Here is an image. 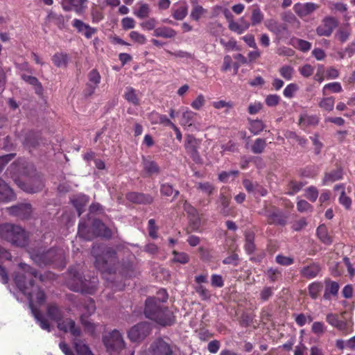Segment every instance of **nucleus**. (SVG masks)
Instances as JSON below:
<instances>
[{
  "mask_svg": "<svg viewBox=\"0 0 355 355\" xmlns=\"http://www.w3.org/2000/svg\"><path fill=\"white\" fill-rule=\"evenodd\" d=\"M19 268L23 272H17L15 276V282L19 289L27 296L28 305L32 313L40 327L49 332L51 331V325L44 315L35 308L34 303L42 304L45 302L46 296L43 291L34 284V278L40 277L37 270L30 266L20 263Z\"/></svg>",
  "mask_w": 355,
  "mask_h": 355,
  "instance_id": "1",
  "label": "nucleus"
},
{
  "mask_svg": "<svg viewBox=\"0 0 355 355\" xmlns=\"http://www.w3.org/2000/svg\"><path fill=\"white\" fill-rule=\"evenodd\" d=\"M92 254L95 258V267L103 273H115L119 270V272L125 276L132 277L136 274L135 263L127 261L121 265L118 261L116 252L111 248L94 245L92 247Z\"/></svg>",
  "mask_w": 355,
  "mask_h": 355,
  "instance_id": "2",
  "label": "nucleus"
},
{
  "mask_svg": "<svg viewBox=\"0 0 355 355\" xmlns=\"http://www.w3.org/2000/svg\"><path fill=\"white\" fill-rule=\"evenodd\" d=\"M69 277L67 285L70 290L82 293H94L98 282L96 276L92 275L87 279L85 276L83 277L82 272L76 268H71L69 270Z\"/></svg>",
  "mask_w": 355,
  "mask_h": 355,
  "instance_id": "3",
  "label": "nucleus"
},
{
  "mask_svg": "<svg viewBox=\"0 0 355 355\" xmlns=\"http://www.w3.org/2000/svg\"><path fill=\"white\" fill-rule=\"evenodd\" d=\"M144 313L146 318L162 326H171L174 323L173 313L160 305L155 298L146 300Z\"/></svg>",
  "mask_w": 355,
  "mask_h": 355,
  "instance_id": "4",
  "label": "nucleus"
},
{
  "mask_svg": "<svg viewBox=\"0 0 355 355\" xmlns=\"http://www.w3.org/2000/svg\"><path fill=\"white\" fill-rule=\"evenodd\" d=\"M33 261L40 266L52 264L61 267L64 263V253L62 250L51 248L46 251L42 249H33L30 252Z\"/></svg>",
  "mask_w": 355,
  "mask_h": 355,
  "instance_id": "5",
  "label": "nucleus"
},
{
  "mask_svg": "<svg viewBox=\"0 0 355 355\" xmlns=\"http://www.w3.org/2000/svg\"><path fill=\"white\" fill-rule=\"evenodd\" d=\"M0 239L13 245L25 247L28 244V233L20 226L11 223L0 225Z\"/></svg>",
  "mask_w": 355,
  "mask_h": 355,
  "instance_id": "6",
  "label": "nucleus"
},
{
  "mask_svg": "<svg viewBox=\"0 0 355 355\" xmlns=\"http://www.w3.org/2000/svg\"><path fill=\"white\" fill-rule=\"evenodd\" d=\"M102 340L110 355H119L126 347L123 334L117 329L104 334Z\"/></svg>",
  "mask_w": 355,
  "mask_h": 355,
  "instance_id": "7",
  "label": "nucleus"
},
{
  "mask_svg": "<svg viewBox=\"0 0 355 355\" xmlns=\"http://www.w3.org/2000/svg\"><path fill=\"white\" fill-rule=\"evenodd\" d=\"M151 327L147 322H140L133 326L128 331V338L131 342L140 343L150 333Z\"/></svg>",
  "mask_w": 355,
  "mask_h": 355,
  "instance_id": "8",
  "label": "nucleus"
},
{
  "mask_svg": "<svg viewBox=\"0 0 355 355\" xmlns=\"http://www.w3.org/2000/svg\"><path fill=\"white\" fill-rule=\"evenodd\" d=\"M260 214L267 218L268 223L270 225L284 226L286 224L287 216L275 207L269 209L265 208Z\"/></svg>",
  "mask_w": 355,
  "mask_h": 355,
  "instance_id": "9",
  "label": "nucleus"
},
{
  "mask_svg": "<svg viewBox=\"0 0 355 355\" xmlns=\"http://www.w3.org/2000/svg\"><path fill=\"white\" fill-rule=\"evenodd\" d=\"M338 26V20L336 18L331 16L325 17L317 27L316 33L319 36L329 37Z\"/></svg>",
  "mask_w": 355,
  "mask_h": 355,
  "instance_id": "10",
  "label": "nucleus"
},
{
  "mask_svg": "<svg viewBox=\"0 0 355 355\" xmlns=\"http://www.w3.org/2000/svg\"><path fill=\"white\" fill-rule=\"evenodd\" d=\"M199 145L200 142L193 135H188L186 136L184 147L187 153L196 163L200 161V156L198 151Z\"/></svg>",
  "mask_w": 355,
  "mask_h": 355,
  "instance_id": "11",
  "label": "nucleus"
},
{
  "mask_svg": "<svg viewBox=\"0 0 355 355\" xmlns=\"http://www.w3.org/2000/svg\"><path fill=\"white\" fill-rule=\"evenodd\" d=\"M153 355H172L171 346L162 338L155 340L149 348Z\"/></svg>",
  "mask_w": 355,
  "mask_h": 355,
  "instance_id": "12",
  "label": "nucleus"
},
{
  "mask_svg": "<svg viewBox=\"0 0 355 355\" xmlns=\"http://www.w3.org/2000/svg\"><path fill=\"white\" fill-rule=\"evenodd\" d=\"M9 214L21 219H27L32 213V207L29 203H21L7 208Z\"/></svg>",
  "mask_w": 355,
  "mask_h": 355,
  "instance_id": "13",
  "label": "nucleus"
},
{
  "mask_svg": "<svg viewBox=\"0 0 355 355\" xmlns=\"http://www.w3.org/2000/svg\"><path fill=\"white\" fill-rule=\"evenodd\" d=\"M318 8V4L311 2L305 3H297L293 6V10L298 17L304 19L315 12Z\"/></svg>",
  "mask_w": 355,
  "mask_h": 355,
  "instance_id": "14",
  "label": "nucleus"
},
{
  "mask_svg": "<svg viewBox=\"0 0 355 355\" xmlns=\"http://www.w3.org/2000/svg\"><path fill=\"white\" fill-rule=\"evenodd\" d=\"M58 328L65 333L69 332L74 337H79L81 335V330L75 322L69 318L62 320L57 323Z\"/></svg>",
  "mask_w": 355,
  "mask_h": 355,
  "instance_id": "15",
  "label": "nucleus"
},
{
  "mask_svg": "<svg viewBox=\"0 0 355 355\" xmlns=\"http://www.w3.org/2000/svg\"><path fill=\"white\" fill-rule=\"evenodd\" d=\"M44 182L40 176H35L28 180V182L23 183L21 189L31 193L39 192L44 188Z\"/></svg>",
  "mask_w": 355,
  "mask_h": 355,
  "instance_id": "16",
  "label": "nucleus"
},
{
  "mask_svg": "<svg viewBox=\"0 0 355 355\" xmlns=\"http://www.w3.org/2000/svg\"><path fill=\"white\" fill-rule=\"evenodd\" d=\"M72 26L76 29L78 33L83 34L87 39L92 38L93 35L97 31L96 28L78 19L73 20Z\"/></svg>",
  "mask_w": 355,
  "mask_h": 355,
  "instance_id": "17",
  "label": "nucleus"
},
{
  "mask_svg": "<svg viewBox=\"0 0 355 355\" xmlns=\"http://www.w3.org/2000/svg\"><path fill=\"white\" fill-rule=\"evenodd\" d=\"M125 197L130 202L137 204L149 205L154 200L153 197L150 194L138 192H129Z\"/></svg>",
  "mask_w": 355,
  "mask_h": 355,
  "instance_id": "18",
  "label": "nucleus"
},
{
  "mask_svg": "<svg viewBox=\"0 0 355 355\" xmlns=\"http://www.w3.org/2000/svg\"><path fill=\"white\" fill-rule=\"evenodd\" d=\"M265 26L279 40L284 32L287 31V26L285 24L279 23L275 19H269L265 22Z\"/></svg>",
  "mask_w": 355,
  "mask_h": 355,
  "instance_id": "19",
  "label": "nucleus"
},
{
  "mask_svg": "<svg viewBox=\"0 0 355 355\" xmlns=\"http://www.w3.org/2000/svg\"><path fill=\"white\" fill-rule=\"evenodd\" d=\"M92 228L94 237L102 236L110 239L112 236V230L107 227L100 220H94L92 222Z\"/></svg>",
  "mask_w": 355,
  "mask_h": 355,
  "instance_id": "20",
  "label": "nucleus"
},
{
  "mask_svg": "<svg viewBox=\"0 0 355 355\" xmlns=\"http://www.w3.org/2000/svg\"><path fill=\"white\" fill-rule=\"evenodd\" d=\"M250 23L247 21L243 17H240L237 21H231L228 24V28L238 34L241 35L249 29Z\"/></svg>",
  "mask_w": 355,
  "mask_h": 355,
  "instance_id": "21",
  "label": "nucleus"
},
{
  "mask_svg": "<svg viewBox=\"0 0 355 355\" xmlns=\"http://www.w3.org/2000/svg\"><path fill=\"white\" fill-rule=\"evenodd\" d=\"M15 199V194L8 184L0 178V202H8Z\"/></svg>",
  "mask_w": 355,
  "mask_h": 355,
  "instance_id": "22",
  "label": "nucleus"
},
{
  "mask_svg": "<svg viewBox=\"0 0 355 355\" xmlns=\"http://www.w3.org/2000/svg\"><path fill=\"white\" fill-rule=\"evenodd\" d=\"M172 16L176 20L184 19L188 13V5L186 1L175 3L171 9Z\"/></svg>",
  "mask_w": 355,
  "mask_h": 355,
  "instance_id": "23",
  "label": "nucleus"
},
{
  "mask_svg": "<svg viewBox=\"0 0 355 355\" xmlns=\"http://www.w3.org/2000/svg\"><path fill=\"white\" fill-rule=\"evenodd\" d=\"M324 293L323 298L326 300H330L331 297L337 296L340 286L338 282L331 280L330 279H324Z\"/></svg>",
  "mask_w": 355,
  "mask_h": 355,
  "instance_id": "24",
  "label": "nucleus"
},
{
  "mask_svg": "<svg viewBox=\"0 0 355 355\" xmlns=\"http://www.w3.org/2000/svg\"><path fill=\"white\" fill-rule=\"evenodd\" d=\"M46 315L48 318L58 323L63 319V311L55 303H50L46 306Z\"/></svg>",
  "mask_w": 355,
  "mask_h": 355,
  "instance_id": "25",
  "label": "nucleus"
},
{
  "mask_svg": "<svg viewBox=\"0 0 355 355\" xmlns=\"http://www.w3.org/2000/svg\"><path fill=\"white\" fill-rule=\"evenodd\" d=\"M326 321L331 326L340 331H344L347 329V322L345 320H340L339 315L336 313H329L327 314Z\"/></svg>",
  "mask_w": 355,
  "mask_h": 355,
  "instance_id": "26",
  "label": "nucleus"
},
{
  "mask_svg": "<svg viewBox=\"0 0 355 355\" xmlns=\"http://www.w3.org/2000/svg\"><path fill=\"white\" fill-rule=\"evenodd\" d=\"M101 75L96 69H92L88 73L89 83L87 84L89 89L87 90V95L90 96L94 94L96 88L98 86L101 82Z\"/></svg>",
  "mask_w": 355,
  "mask_h": 355,
  "instance_id": "27",
  "label": "nucleus"
},
{
  "mask_svg": "<svg viewBox=\"0 0 355 355\" xmlns=\"http://www.w3.org/2000/svg\"><path fill=\"white\" fill-rule=\"evenodd\" d=\"M321 268L319 264L312 263L310 265L304 266L300 270V275L302 277L306 279L315 278L320 272Z\"/></svg>",
  "mask_w": 355,
  "mask_h": 355,
  "instance_id": "28",
  "label": "nucleus"
},
{
  "mask_svg": "<svg viewBox=\"0 0 355 355\" xmlns=\"http://www.w3.org/2000/svg\"><path fill=\"white\" fill-rule=\"evenodd\" d=\"M123 97L133 105H138L140 103L141 94L139 91L132 87H127L125 89Z\"/></svg>",
  "mask_w": 355,
  "mask_h": 355,
  "instance_id": "29",
  "label": "nucleus"
},
{
  "mask_svg": "<svg viewBox=\"0 0 355 355\" xmlns=\"http://www.w3.org/2000/svg\"><path fill=\"white\" fill-rule=\"evenodd\" d=\"M153 35L157 37L171 39L177 35V32L172 28L162 26L157 27L154 30Z\"/></svg>",
  "mask_w": 355,
  "mask_h": 355,
  "instance_id": "30",
  "label": "nucleus"
},
{
  "mask_svg": "<svg viewBox=\"0 0 355 355\" xmlns=\"http://www.w3.org/2000/svg\"><path fill=\"white\" fill-rule=\"evenodd\" d=\"M191 3H192V10L190 17L198 21L207 13V10L198 3V0H191Z\"/></svg>",
  "mask_w": 355,
  "mask_h": 355,
  "instance_id": "31",
  "label": "nucleus"
},
{
  "mask_svg": "<svg viewBox=\"0 0 355 355\" xmlns=\"http://www.w3.org/2000/svg\"><path fill=\"white\" fill-rule=\"evenodd\" d=\"M78 234L85 240H92L94 238L93 230L89 227L85 220H80L78 224Z\"/></svg>",
  "mask_w": 355,
  "mask_h": 355,
  "instance_id": "32",
  "label": "nucleus"
},
{
  "mask_svg": "<svg viewBox=\"0 0 355 355\" xmlns=\"http://www.w3.org/2000/svg\"><path fill=\"white\" fill-rule=\"evenodd\" d=\"M230 197L225 195L223 193L220 194L219 198L217 201L218 209L219 212L223 216H228L230 214Z\"/></svg>",
  "mask_w": 355,
  "mask_h": 355,
  "instance_id": "33",
  "label": "nucleus"
},
{
  "mask_svg": "<svg viewBox=\"0 0 355 355\" xmlns=\"http://www.w3.org/2000/svg\"><path fill=\"white\" fill-rule=\"evenodd\" d=\"M149 120L152 124H160L164 126H171L173 122L166 115L160 114L156 112H152L149 114Z\"/></svg>",
  "mask_w": 355,
  "mask_h": 355,
  "instance_id": "34",
  "label": "nucleus"
},
{
  "mask_svg": "<svg viewBox=\"0 0 355 355\" xmlns=\"http://www.w3.org/2000/svg\"><path fill=\"white\" fill-rule=\"evenodd\" d=\"M21 78L26 83L34 87L36 94L39 95L42 94L43 87L37 78L24 73L21 75Z\"/></svg>",
  "mask_w": 355,
  "mask_h": 355,
  "instance_id": "35",
  "label": "nucleus"
},
{
  "mask_svg": "<svg viewBox=\"0 0 355 355\" xmlns=\"http://www.w3.org/2000/svg\"><path fill=\"white\" fill-rule=\"evenodd\" d=\"M197 114L191 110H186L182 112L180 124L185 128H188L193 124Z\"/></svg>",
  "mask_w": 355,
  "mask_h": 355,
  "instance_id": "36",
  "label": "nucleus"
},
{
  "mask_svg": "<svg viewBox=\"0 0 355 355\" xmlns=\"http://www.w3.org/2000/svg\"><path fill=\"white\" fill-rule=\"evenodd\" d=\"M80 311H83L82 314H85V318H88L96 311L94 301L92 298H86L80 306H78Z\"/></svg>",
  "mask_w": 355,
  "mask_h": 355,
  "instance_id": "37",
  "label": "nucleus"
},
{
  "mask_svg": "<svg viewBox=\"0 0 355 355\" xmlns=\"http://www.w3.org/2000/svg\"><path fill=\"white\" fill-rule=\"evenodd\" d=\"M318 239L325 245H331L333 242L332 238L329 235L325 225H321L317 228Z\"/></svg>",
  "mask_w": 355,
  "mask_h": 355,
  "instance_id": "38",
  "label": "nucleus"
},
{
  "mask_svg": "<svg viewBox=\"0 0 355 355\" xmlns=\"http://www.w3.org/2000/svg\"><path fill=\"white\" fill-rule=\"evenodd\" d=\"M299 122L302 127L315 126L318 125L319 118L316 115H308L305 114L301 115Z\"/></svg>",
  "mask_w": 355,
  "mask_h": 355,
  "instance_id": "39",
  "label": "nucleus"
},
{
  "mask_svg": "<svg viewBox=\"0 0 355 355\" xmlns=\"http://www.w3.org/2000/svg\"><path fill=\"white\" fill-rule=\"evenodd\" d=\"M343 171L340 168L334 170L329 173H325L323 178V184H327L329 182H333L342 179Z\"/></svg>",
  "mask_w": 355,
  "mask_h": 355,
  "instance_id": "40",
  "label": "nucleus"
},
{
  "mask_svg": "<svg viewBox=\"0 0 355 355\" xmlns=\"http://www.w3.org/2000/svg\"><path fill=\"white\" fill-rule=\"evenodd\" d=\"M73 345L78 355H94L89 347L81 340L75 339Z\"/></svg>",
  "mask_w": 355,
  "mask_h": 355,
  "instance_id": "41",
  "label": "nucleus"
},
{
  "mask_svg": "<svg viewBox=\"0 0 355 355\" xmlns=\"http://www.w3.org/2000/svg\"><path fill=\"white\" fill-rule=\"evenodd\" d=\"M53 64L58 67H66L69 58L67 53H56L52 57Z\"/></svg>",
  "mask_w": 355,
  "mask_h": 355,
  "instance_id": "42",
  "label": "nucleus"
},
{
  "mask_svg": "<svg viewBox=\"0 0 355 355\" xmlns=\"http://www.w3.org/2000/svg\"><path fill=\"white\" fill-rule=\"evenodd\" d=\"M142 164L144 170L148 175L158 174L159 173V167L154 161L143 158Z\"/></svg>",
  "mask_w": 355,
  "mask_h": 355,
  "instance_id": "43",
  "label": "nucleus"
},
{
  "mask_svg": "<svg viewBox=\"0 0 355 355\" xmlns=\"http://www.w3.org/2000/svg\"><path fill=\"white\" fill-rule=\"evenodd\" d=\"M264 15L263 12H261V9L257 7L254 6L253 7L252 10V15L250 17L251 22L250 25L252 26H257L262 22L263 20Z\"/></svg>",
  "mask_w": 355,
  "mask_h": 355,
  "instance_id": "44",
  "label": "nucleus"
},
{
  "mask_svg": "<svg viewBox=\"0 0 355 355\" xmlns=\"http://www.w3.org/2000/svg\"><path fill=\"white\" fill-rule=\"evenodd\" d=\"M47 20L58 26L60 28L64 26V18L62 15L57 14L53 12H50L47 15Z\"/></svg>",
  "mask_w": 355,
  "mask_h": 355,
  "instance_id": "45",
  "label": "nucleus"
},
{
  "mask_svg": "<svg viewBox=\"0 0 355 355\" xmlns=\"http://www.w3.org/2000/svg\"><path fill=\"white\" fill-rule=\"evenodd\" d=\"M322 288L323 284L322 282H315L311 283L308 287L310 297L313 300L317 299Z\"/></svg>",
  "mask_w": 355,
  "mask_h": 355,
  "instance_id": "46",
  "label": "nucleus"
},
{
  "mask_svg": "<svg viewBox=\"0 0 355 355\" xmlns=\"http://www.w3.org/2000/svg\"><path fill=\"white\" fill-rule=\"evenodd\" d=\"M266 145L267 144L265 139L257 138L251 146V151L254 154H261L263 153Z\"/></svg>",
  "mask_w": 355,
  "mask_h": 355,
  "instance_id": "47",
  "label": "nucleus"
},
{
  "mask_svg": "<svg viewBox=\"0 0 355 355\" xmlns=\"http://www.w3.org/2000/svg\"><path fill=\"white\" fill-rule=\"evenodd\" d=\"M249 130L254 135H259L265 128V125L261 120H249Z\"/></svg>",
  "mask_w": 355,
  "mask_h": 355,
  "instance_id": "48",
  "label": "nucleus"
},
{
  "mask_svg": "<svg viewBox=\"0 0 355 355\" xmlns=\"http://www.w3.org/2000/svg\"><path fill=\"white\" fill-rule=\"evenodd\" d=\"M334 103L335 98L333 96L326 97L320 101L318 105L321 109L331 112L334 109Z\"/></svg>",
  "mask_w": 355,
  "mask_h": 355,
  "instance_id": "49",
  "label": "nucleus"
},
{
  "mask_svg": "<svg viewBox=\"0 0 355 355\" xmlns=\"http://www.w3.org/2000/svg\"><path fill=\"white\" fill-rule=\"evenodd\" d=\"M196 189L208 196L212 194L215 190L214 185L209 182L197 183Z\"/></svg>",
  "mask_w": 355,
  "mask_h": 355,
  "instance_id": "50",
  "label": "nucleus"
},
{
  "mask_svg": "<svg viewBox=\"0 0 355 355\" xmlns=\"http://www.w3.org/2000/svg\"><path fill=\"white\" fill-rule=\"evenodd\" d=\"M172 254L173 255V262L185 264L187 263L190 260L189 254L185 252H179L176 250H173Z\"/></svg>",
  "mask_w": 355,
  "mask_h": 355,
  "instance_id": "51",
  "label": "nucleus"
},
{
  "mask_svg": "<svg viewBox=\"0 0 355 355\" xmlns=\"http://www.w3.org/2000/svg\"><path fill=\"white\" fill-rule=\"evenodd\" d=\"M327 90H329L334 93H340L343 91L342 86L338 82H334L326 84L322 88L323 95H327Z\"/></svg>",
  "mask_w": 355,
  "mask_h": 355,
  "instance_id": "52",
  "label": "nucleus"
},
{
  "mask_svg": "<svg viewBox=\"0 0 355 355\" xmlns=\"http://www.w3.org/2000/svg\"><path fill=\"white\" fill-rule=\"evenodd\" d=\"M254 236L253 234L248 233L245 234V249L248 254H252L255 250L254 243Z\"/></svg>",
  "mask_w": 355,
  "mask_h": 355,
  "instance_id": "53",
  "label": "nucleus"
},
{
  "mask_svg": "<svg viewBox=\"0 0 355 355\" xmlns=\"http://www.w3.org/2000/svg\"><path fill=\"white\" fill-rule=\"evenodd\" d=\"M150 14V8L147 3H141L139 8L134 11V15L139 19L147 17Z\"/></svg>",
  "mask_w": 355,
  "mask_h": 355,
  "instance_id": "54",
  "label": "nucleus"
},
{
  "mask_svg": "<svg viewBox=\"0 0 355 355\" xmlns=\"http://www.w3.org/2000/svg\"><path fill=\"white\" fill-rule=\"evenodd\" d=\"M80 321L85 327V331L89 332L90 334L94 335L96 329V325L88 320L87 318H85V314L80 315Z\"/></svg>",
  "mask_w": 355,
  "mask_h": 355,
  "instance_id": "55",
  "label": "nucleus"
},
{
  "mask_svg": "<svg viewBox=\"0 0 355 355\" xmlns=\"http://www.w3.org/2000/svg\"><path fill=\"white\" fill-rule=\"evenodd\" d=\"M274 287L264 286L260 291V300L263 302L268 301L274 294Z\"/></svg>",
  "mask_w": 355,
  "mask_h": 355,
  "instance_id": "56",
  "label": "nucleus"
},
{
  "mask_svg": "<svg viewBox=\"0 0 355 355\" xmlns=\"http://www.w3.org/2000/svg\"><path fill=\"white\" fill-rule=\"evenodd\" d=\"M195 291L199 295L202 300H209L211 297L209 291L202 285H197L195 286Z\"/></svg>",
  "mask_w": 355,
  "mask_h": 355,
  "instance_id": "57",
  "label": "nucleus"
},
{
  "mask_svg": "<svg viewBox=\"0 0 355 355\" xmlns=\"http://www.w3.org/2000/svg\"><path fill=\"white\" fill-rule=\"evenodd\" d=\"M23 144L25 146L28 148L35 147L38 144V141L35 135L31 132L25 137Z\"/></svg>",
  "mask_w": 355,
  "mask_h": 355,
  "instance_id": "58",
  "label": "nucleus"
},
{
  "mask_svg": "<svg viewBox=\"0 0 355 355\" xmlns=\"http://www.w3.org/2000/svg\"><path fill=\"white\" fill-rule=\"evenodd\" d=\"M293 73V68L288 65H284L279 69L280 75L287 80H290L292 79Z\"/></svg>",
  "mask_w": 355,
  "mask_h": 355,
  "instance_id": "59",
  "label": "nucleus"
},
{
  "mask_svg": "<svg viewBox=\"0 0 355 355\" xmlns=\"http://www.w3.org/2000/svg\"><path fill=\"white\" fill-rule=\"evenodd\" d=\"M304 196L311 202H315L318 197V191L316 187L311 186L306 189Z\"/></svg>",
  "mask_w": 355,
  "mask_h": 355,
  "instance_id": "60",
  "label": "nucleus"
},
{
  "mask_svg": "<svg viewBox=\"0 0 355 355\" xmlns=\"http://www.w3.org/2000/svg\"><path fill=\"white\" fill-rule=\"evenodd\" d=\"M304 186L302 182L291 181L288 184L289 190L287 191V194L293 196L300 191Z\"/></svg>",
  "mask_w": 355,
  "mask_h": 355,
  "instance_id": "61",
  "label": "nucleus"
},
{
  "mask_svg": "<svg viewBox=\"0 0 355 355\" xmlns=\"http://www.w3.org/2000/svg\"><path fill=\"white\" fill-rule=\"evenodd\" d=\"M297 209L300 212H311L313 206L304 200H300L297 202Z\"/></svg>",
  "mask_w": 355,
  "mask_h": 355,
  "instance_id": "62",
  "label": "nucleus"
},
{
  "mask_svg": "<svg viewBox=\"0 0 355 355\" xmlns=\"http://www.w3.org/2000/svg\"><path fill=\"white\" fill-rule=\"evenodd\" d=\"M297 89L298 86L295 83H290L285 87L283 93L285 97L291 98Z\"/></svg>",
  "mask_w": 355,
  "mask_h": 355,
  "instance_id": "63",
  "label": "nucleus"
},
{
  "mask_svg": "<svg viewBox=\"0 0 355 355\" xmlns=\"http://www.w3.org/2000/svg\"><path fill=\"white\" fill-rule=\"evenodd\" d=\"M157 21L155 18L151 17L140 24V26L146 31L155 30L156 28Z\"/></svg>",
  "mask_w": 355,
  "mask_h": 355,
  "instance_id": "64",
  "label": "nucleus"
}]
</instances>
